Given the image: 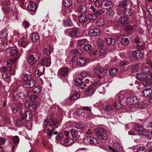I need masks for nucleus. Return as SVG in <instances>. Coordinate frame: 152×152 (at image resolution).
I'll return each mask as SVG.
<instances>
[{
  "label": "nucleus",
  "instance_id": "obj_40",
  "mask_svg": "<svg viewBox=\"0 0 152 152\" xmlns=\"http://www.w3.org/2000/svg\"><path fill=\"white\" fill-rule=\"evenodd\" d=\"M103 72V69L100 66H97L94 69V72L96 74H99L102 73Z\"/></svg>",
  "mask_w": 152,
  "mask_h": 152
},
{
  "label": "nucleus",
  "instance_id": "obj_53",
  "mask_svg": "<svg viewBox=\"0 0 152 152\" xmlns=\"http://www.w3.org/2000/svg\"><path fill=\"white\" fill-rule=\"evenodd\" d=\"M23 121L20 119H18L16 121V125L18 127H21L23 125Z\"/></svg>",
  "mask_w": 152,
  "mask_h": 152
},
{
  "label": "nucleus",
  "instance_id": "obj_19",
  "mask_svg": "<svg viewBox=\"0 0 152 152\" xmlns=\"http://www.w3.org/2000/svg\"><path fill=\"white\" fill-rule=\"evenodd\" d=\"M142 83L143 86L145 87H148L149 88L152 87V83L150 79L146 78Z\"/></svg>",
  "mask_w": 152,
  "mask_h": 152
},
{
  "label": "nucleus",
  "instance_id": "obj_60",
  "mask_svg": "<svg viewBox=\"0 0 152 152\" xmlns=\"http://www.w3.org/2000/svg\"><path fill=\"white\" fill-rule=\"evenodd\" d=\"M64 24L68 26H71L72 25V21L69 19H67L64 21Z\"/></svg>",
  "mask_w": 152,
  "mask_h": 152
},
{
  "label": "nucleus",
  "instance_id": "obj_36",
  "mask_svg": "<svg viewBox=\"0 0 152 152\" xmlns=\"http://www.w3.org/2000/svg\"><path fill=\"white\" fill-rule=\"evenodd\" d=\"M19 141V137L18 136H15L12 137L10 143V144H13L14 143L15 144H17L18 143Z\"/></svg>",
  "mask_w": 152,
  "mask_h": 152
},
{
  "label": "nucleus",
  "instance_id": "obj_57",
  "mask_svg": "<svg viewBox=\"0 0 152 152\" xmlns=\"http://www.w3.org/2000/svg\"><path fill=\"white\" fill-rule=\"evenodd\" d=\"M77 114L79 116H84L85 114L82 110H81L80 109H78L76 111Z\"/></svg>",
  "mask_w": 152,
  "mask_h": 152
},
{
  "label": "nucleus",
  "instance_id": "obj_10",
  "mask_svg": "<svg viewBox=\"0 0 152 152\" xmlns=\"http://www.w3.org/2000/svg\"><path fill=\"white\" fill-rule=\"evenodd\" d=\"M51 60L50 59L46 58H44L42 59L40 64H38V66H40V65L44 66L46 67H49L51 64Z\"/></svg>",
  "mask_w": 152,
  "mask_h": 152
},
{
  "label": "nucleus",
  "instance_id": "obj_22",
  "mask_svg": "<svg viewBox=\"0 0 152 152\" xmlns=\"http://www.w3.org/2000/svg\"><path fill=\"white\" fill-rule=\"evenodd\" d=\"M96 26L99 27L104 26L105 24L104 19L101 18H99L96 22Z\"/></svg>",
  "mask_w": 152,
  "mask_h": 152
},
{
  "label": "nucleus",
  "instance_id": "obj_54",
  "mask_svg": "<svg viewBox=\"0 0 152 152\" xmlns=\"http://www.w3.org/2000/svg\"><path fill=\"white\" fill-rule=\"evenodd\" d=\"M145 148L143 146L137 147L136 151V152H145Z\"/></svg>",
  "mask_w": 152,
  "mask_h": 152
},
{
  "label": "nucleus",
  "instance_id": "obj_25",
  "mask_svg": "<svg viewBox=\"0 0 152 152\" xmlns=\"http://www.w3.org/2000/svg\"><path fill=\"white\" fill-rule=\"evenodd\" d=\"M26 105L27 107H28L29 110L31 111H34L36 109V103H35L32 102L30 103H26Z\"/></svg>",
  "mask_w": 152,
  "mask_h": 152
},
{
  "label": "nucleus",
  "instance_id": "obj_49",
  "mask_svg": "<svg viewBox=\"0 0 152 152\" xmlns=\"http://www.w3.org/2000/svg\"><path fill=\"white\" fill-rule=\"evenodd\" d=\"M79 94L78 93H76L71 96L70 97V99L72 101H75L79 98Z\"/></svg>",
  "mask_w": 152,
  "mask_h": 152
},
{
  "label": "nucleus",
  "instance_id": "obj_37",
  "mask_svg": "<svg viewBox=\"0 0 152 152\" xmlns=\"http://www.w3.org/2000/svg\"><path fill=\"white\" fill-rule=\"evenodd\" d=\"M59 72L61 75L65 76L67 75L68 71L67 68H64L59 70Z\"/></svg>",
  "mask_w": 152,
  "mask_h": 152
},
{
  "label": "nucleus",
  "instance_id": "obj_8",
  "mask_svg": "<svg viewBox=\"0 0 152 152\" xmlns=\"http://www.w3.org/2000/svg\"><path fill=\"white\" fill-rule=\"evenodd\" d=\"M20 114L23 119H25L27 121H31L32 117L31 113L29 111H26L23 113V112L21 111L20 112Z\"/></svg>",
  "mask_w": 152,
  "mask_h": 152
},
{
  "label": "nucleus",
  "instance_id": "obj_38",
  "mask_svg": "<svg viewBox=\"0 0 152 152\" xmlns=\"http://www.w3.org/2000/svg\"><path fill=\"white\" fill-rule=\"evenodd\" d=\"M106 42L108 44L113 45L115 44V40L114 39L108 38L106 39Z\"/></svg>",
  "mask_w": 152,
  "mask_h": 152
},
{
  "label": "nucleus",
  "instance_id": "obj_26",
  "mask_svg": "<svg viewBox=\"0 0 152 152\" xmlns=\"http://www.w3.org/2000/svg\"><path fill=\"white\" fill-rule=\"evenodd\" d=\"M74 140L70 138H68L65 139L64 145L65 146H69L73 143Z\"/></svg>",
  "mask_w": 152,
  "mask_h": 152
},
{
  "label": "nucleus",
  "instance_id": "obj_61",
  "mask_svg": "<svg viewBox=\"0 0 152 152\" xmlns=\"http://www.w3.org/2000/svg\"><path fill=\"white\" fill-rule=\"evenodd\" d=\"M63 135L61 133H60L57 135L56 137V139L58 141H61L63 139Z\"/></svg>",
  "mask_w": 152,
  "mask_h": 152
},
{
  "label": "nucleus",
  "instance_id": "obj_58",
  "mask_svg": "<svg viewBox=\"0 0 152 152\" xmlns=\"http://www.w3.org/2000/svg\"><path fill=\"white\" fill-rule=\"evenodd\" d=\"M2 76L4 79L8 78L10 76V74L9 72V71H8L7 72H4L2 73Z\"/></svg>",
  "mask_w": 152,
  "mask_h": 152
},
{
  "label": "nucleus",
  "instance_id": "obj_1",
  "mask_svg": "<svg viewBox=\"0 0 152 152\" xmlns=\"http://www.w3.org/2000/svg\"><path fill=\"white\" fill-rule=\"evenodd\" d=\"M58 123V120L55 118L50 117L47 122L46 120H45L43 122V125L44 129H45V132L48 138L50 139L52 136L54 135L58 134L57 131H55V129L53 128L51 129H50L48 127L49 126L48 125V123L49 124L50 126H55L57 125Z\"/></svg>",
  "mask_w": 152,
  "mask_h": 152
},
{
  "label": "nucleus",
  "instance_id": "obj_31",
  "mask_svg": "<svg viewBox=\"0 0 152 152\" xmlns=\"http://www.w3.org/2000/svg\"><path fill=\"white\" fill-rule=\"evenodd\" d=\"M52 51L53 49L51 47L47 46L44 48V52L47 56H49L52 53Z\"/></svg>",
  "mask_w": 152,
  "mask_h": 152
},
{
  "label": "nucleus",
  "instance_id": "obj_39",
  "mask_svg": "<svg viewBox=\"0 0 152 152\" xmlns=\"http://www.w3.org/2000/svg\"><path fill=\"white\" fill-rule=\"evenodd\" d=\"M119 69H118L113 68L109 71V74L111 76L114 75H116Z\"/></svg>",
  "mask_w": 152,
  "mask_h": 152
},
{
  "label": "nucleus",
  "instance_id": "obj_41",
  "mask_svg": "<svg viewBox=\"0 0 152 152\" xmlns=\"http://www.w3.org/2000/svg\"><path fill=\"white\" fill-rule=\"evenodd\" d=\"M129 42V39L126 38H123L121 40V43L122 45L124 46L127 45Z\"/></svg>",
  "mask_w": 152,
  "mask_h": 152
},
{
  "label": "nucleus",
  "instance_id": "obj_14",
  "mask_svg": "<svg viewBox=\"0 0 152 152\" xmlns=\"http://www.w3.org/2000/svg\"><path fill=\"white\" fill-rule=\"evenodd\" d=\"M86 140L90 144H96L99 142L97 139L93 137L87 136Z\"/></svg>",
  "mask_w": 152,
  "mask_h": 152
},
{
  "label": "nucleus",
  "instance_id": "obj_56",
  "mask_svg": "<svg viewBox=\"0 0 152 152\" xmlns=\"http://www.w3.org/2000/svg\"><path fill=\"white\" fill-rule=\"evenodd\" d=\"M97 43L99 46L101 47H102L104 45V42L103 39H98Z\"/></svg>",
  "mask_w": 152,
  "mask_h": 152
},
{
  "label": "nucleus",
  "instance_id": "obj_35",
  "mask_svg": "<svg viewBox=\"0 0 152 152\" xmlns=\"http://www.w3.org/2000/svg\"><path fill=\"white\" fill-rule=\"evenodd\" d=\"M113 108L110 104H106L104 107V110L105 111L109 112L112 110Z\"/></svg>",
  "mask_w": 152,
  "mask_h": 152
},
{
  "label": "nucleus",
  "instance_id": "obj_15",
  "mask_svg": "<svg viewBox=\"0 0 152 152\" xmlns=\"http://www.w3.org/2000/svg\"><path fill=\"white\" fill-rule=\"evenodd\" d=\"M38 67H39L38 69L35 73V75L37 77H38L42 75L44 71V67L43 65L38 66Z\"/></svg>",
  "mask_w": 152,
  "mask_h": 152
},
{
  "label": "nucleus",
  "instance_id": "obj_21",
  "mask_svg": "<svg viewBox=\"0 0 152 152\" xmlns=\"http://www.w3.org/2000/svg\"><path fill=\"white\" fill-rule=\"evenodd\" d=\"M28 61L29 63L31 65H33L36 63L37 60L34 56L33 55H30L28 57Z\"/></svg>",
  "mask_w": 152,
  "mask_h": 152
},
{
  "label": "nucleus",
  "instance_id": "obj_20",
  "mask_svg": "<svg viewBox=\"0 0 152 152\" xmlns=\"http://www.w3.org/2000/svg\"><path fill=\"white\" fill-rule=\"evenodd\" d=\"M26 37L24 36H22L20 39L18 41V45L20 46H22L23 47H26L27 44L26 42Z\"/></svg>",
  "mask_w": 152,
  "mask_h": 152
},
{
  "label": "nucleus",
  "instance_id": "obj_5",
  "mask_svg": "<svg viewBox=\"0 0 152 152\" xmlns=\"http://www.w3.org/2000/svg\"><path fill=\"white\" fill-rule=\"evenodd\" d=\"M108 148L110 152H119L122 150V146L120 143L115 142L113 144V148L108 146Z\"/></svg>",
  "mask_w": 152,
  "mask_h": 152
},
{
  "label": "nucleus",
  "instance_id": "obj_43",
  "mask_svg": "<svg viewBox=\"0 0 152 152\" xmlns=\"http://www.w3.org/2000/svg\"><path fill=\"white\" fill-rule=\"evenodd\" d=\"M36 5L35 4H30L28 6L27 9L31 11H34L36 9Z\"/></svg>",
  "mask_w": 152,
  "mask_h": 152
},
{
  "label": "nucleus",
  "instance_id": "obj_11",
  "mask_svg": "<svg viewBox=\"0 0 152 152\" xmlns=\"http://www.w3.org/2000/svg\"><path fill=\"white\" fill-rule=\"evenodd\" d=\"M9 4L10 3L8 0L4 1L3 5L4 7H3L2 8L3 11L4 12L7 13L12 10L11 6H9Z\"/></svg>",
  "mask_w": 152,
  "mask_h": 152
},
{
  "label": "nucleus",
  "instance_id": "obj_33",
  "mask_svg": "<svg viewBox=\"0 0 152 152\" xmlns=\"http://www.w3.org/2000/svg\"><path fill=\"white\" fill-rule=\"evenodd\" d=\"M114 11L111 9L110 8L107 11L106 16L108 18H111L114 15Z\"/></svg>",
  "mask_w": 152,
  "mask_h": 152
},
{
  "label": "nucleus",
  "instance_id": "obj_45",
  "mask_svg": "<svg viewBox=\"0 0 152 152\" xmlns=\"http://www.w3.org/2000/svg\"><path fill=\"white\" fill-rule=\"evenodd\" d=\"M87 20L86 16L85 15H80L79 18V20L81 23H84L86 22Z\"/></svg>",
  "mask_w": 152,
  "mask_h": 152
},
{
  "label": "nucleus",
  "instance_id": "obj_3",
  "mask_svg": "<svg viewBox=\"0 0 152 152\" xmlns=\"http://www.w3.org/2000/svg\"><path fill=\"white\" fill-rule=\"evenodd\" d=\"M96 136L101 140H106L107 137V133L106 130L101 128H97L95 130Z\"/></svg>",
  "mask_w": 152,
  "mask_h": 152
},
{
  "label": "nucleus",
  "instance_id": "obj_63",
  "mask_svg": "<svg viewBox=\"0 0 152 152\" xmlns=\"http://www.w3.org/2000/svg\"><path fill=\"white\" fill-rule=\"evenodd\" d=\"M105 12V11L101 9H99L96 11L95 14L96 15H101Z\"/></svg>",
  "mask_w": 152,
  "mask_h": 152
},
{
  "label": "nucleus",
  "instance_id": "obj_34",
  "mask_svg": "<svg viewBox=\"0 0 152 152\" xmlns=\"http://www.w3.org/2000/svg\"><path fill=\"white\" fill-rule=\"evenodd\" d=\"M86 10V8L84 5H81L78 7L77 11L81 14L84 13Z\"/></svg>",
  "mask_w": 152,
  "mask_h": 152
},
{
  "label": "nucleus",
  "instance_id": "obj_59",
  "mask_svg": "<svg viewBox=\"0 0 152 152\" xmlns=\"http://www.w3.org/2000/svg\"><path fill=\"white\" fill-rule=\"evenodd\" d=\"M87 41V40L86 39L80 40L78 41L77 44L78 45L81 46L86 43Z\"/></svg>",
  "mask_w": 152,
  "mask_h": 152
},
{
  "label": "nucleus",
  "instance_id": "obj_30",
  "mask_svg": "<svg viewBox=\"0 0 152 152\" xmlns=\"http://www.w3.org/2000/svg\"><path fill=\"white\" fill-rule=\"evenodd\" d=\"M94 92V90L92 86H89L85 91L86 94L88 95H91L93 94Z\"/></svg>",
  "mask_w": 152,
  "mask_h": 152
},
{
  "label": "nucleus",
  "instance_id": "obj_27",
  "mask_svg": "<svg viewBox=\"0 0 152 152\" xmlns=\"http://www.w3.org/2000/svg\"><path fill=\"white\" fill-rule=\"evenodd\" d=\"M77 63L78 65L83 66L86 63V59L83 57L77 59Z\"/></svg>",
  "mask_w": 152,
  "mask_h": 152
},
{
  "label": "nucleus",
  "instance_id": "obj_23",
  "mask_svg": "<svg viewBox=\"0 0 152 152\" xmlns=\"http://www.w3.org/2000/svg\"><path fill=\"white\" fill-rule=\"evenodd\" d=\"M142 66V64L140 63L133 65L131 66V70L135 72H138L140 70Z\"/></svg>",
  "mask_w": 152,
  "mask_h": 152
},
{
  "label": "nucleus",
  "instance_id": "obj_28",
  "mask_svg": "<svg viewBox=\"0 0 152 152\" xmlns=\"http://www.w3.org/2000/svg\"><path fill=\"white\" fill-rule=\"evenodd\" d=\"M124 16L129 17L131 16L133 13V11L130 9L125 8L124 9Z\"/></svg>",
  "mask_w": 152,
  "mask_h": 152
},
{
  "label": "nucleus",
  "instance_id": "obj_2",
  "mask_svg": "<svg viewBox=\"0 0 152 152\" xmlns=\"http://www.w3.org/2000/svg\"><path fill=\"white\" fill-rule=\"evenodd\" d=\"M22 79L25 81L23 86L25 88L32 87L35 84V81L32 79L31 75H24Z\"/></svg>",
  "mask_w": 152,
  "mask_h": 152
},
{
  "label": "nucleus",
  "instance_id": "obj_24",
  "mask_svg": "<svg viewBox=\"0 0 152 152\" xmlns=\"http://www.w3.org/2000/svg\"><path fill=\"white\" fill-rule=\"evenodd\" d=\"M137 104V105L135 107V109H137V108L139 109H144L146 108L148 106L147 104L146 103L142 102L140 103H139V102H138Z\"/></svg>",
  "mask_w": 152,
  "mask_h": 152
},
{
  "label": "nucleus",
  "instance_id": "obj_9",
  "mask_svg": "<svg viewBox=\"0 0 152 152\" xmlns=\"http://www.w3.org/2000/svg\"><path fill=\"white\" fill-rule=\"evenodd\" d=\"M75 83L76 85L79 87V88L82 90L85 87V83L82 81L81 78H77L75 80Z\"/></svg>",
  "mask_w": 152,
  "mask_h": 152
},
{
  "label": "nucleus",
  "instance_id": "obj_18",
  "mask_svg": "<svg viewBox=\"0 0 152 152\" xmlns=\"http://www.w3.org/2000/svg\"><path fill=\"white\" fill-rule=\"evenodd\" d=\"M133 55L135 58L139 59H141L143 56V53L140 51L135 50L133 52Z\"/></svg>",
  "mask_w": 152,
  "mask_h": 152
},
{
  "label": "nucleus",
  "instance_id": "obj_13",
  "mask_svg": "<svg viewBox=\"0 0 152 152\" xmlns=\"http://www.w3.org/2000/svg\"><path fill=\"white\" fill-rule=\"evenodd\" d=\"M129 20L126 18L123 17L120 18L118 20V24L121 26H126L128 24Z\"/></svg>",
  "mask_w": 152,
  "mask_h": 152
},
{
  "label": "nucleus",
  "instance_id": "obj_29",
  "mask_svg": "<svg viewBox=\"0 0 152 152\" xmlns=\"http://www.w3.org/2000/svg\"><path fill=\"white\" fill-rule=\"evenodd\" d=\"M142 94L145 97L148 96L152 94V91L150 89H145L142 91Z\"/></svg>",
  "mask_w": 152,
  "mask_h": 152
},
{
  "label": "nucleus",
  "instance_id": "obj_16",
  "mask_svg": "<svg viewBox=\"0 0 152 152\" xmlns=\"http://www.w3.org/2000/svg\"><path fill=\"white\" fill-rule=\"evenodd\" d=\"M90 36H96L100 34V30L97 28H94L90 30L88 32Z\"/></svg>",
  "mask_w": 152,
  "mask_h": 152
},
{
  "label": "nucleus",
  "instance_id": "obj_64",
  "mask_svg": "<svg viewBox=\"0 0 152 152\" xmlns=\"http://www.w3.org/2000/svg\"><path fill=\"white\" fill-rule=\"evenodd\" d=\"M90 75V73L87 71L83 72L81 73V77L83 78L89 76Z\"/></svg>",
  "mask_w": 152,
  "mask_h": 152
},
{
  "label": "nucleus",
  "instance_id": "obj_32",
  "mask_svg": "<svg viewBox=\"0 0 152 152\" xmlns=\"http://www.w3.org/2000/svg\"><path fill=\"white\" fill-rule=\"evenodd\" d=\"M79 35V33L77 29H75L72 30L70 34V36L71 37H78Z\"/></svg>",
  "mask_w": 152,
  "mask_h": 152
},
{
  "label": "nucleus",
  "instance_id": "obj_12",
  "mask_svg": "<svg viewBox=\"0 0 152 152\" xmlns=\"http://www.w3.org/2000/svg\"><path fill=\"white\" fill-rule=\"evenodd\" d=\"M70 133L72 137L73 138L77 139L78 140L80 139V134L77 130L72 129L71 130Z\"/></svg>",
  "mask_w": 152,
  "mask_h": 152
},
{
  "label": "nucleus",
  "instance_id": "obj_52",
  "mask_svg": "<svg viewBox=\"0 0 152 152\" xmlns=\"http://www.w3.org/2000/svg\"><path fill=\"white\" fill-rule=\"evenodd\" d=\"M88 17L90 20L94 21L97 18V16L95 14H90L88 15Z\"/></svg>",
  "mask_w": 152,
  "mask_h": 152
},
{
  "label": "nucleus",
  "instance_id": "obj_50",
  "mask_svg": "<svg viewBox=\"0 0 152 152\" xmlns=\"http://www.w3.org/2000/svg\"><path fill=\"white\" fill-rule=\"evenodd\" d=\"M92 47L90 44H87L83 46V49L85 50L88 51L92 49Z\"/></svg>",
  "mask_w": 152,
  "mask_h": 152
},
{
  "label": "nucleus",
  "instance_id": "obj_55",
  "mask_svg": "<svg viewBox=\"0 0 152 152\" xmlns=\"http://www.w3.org/2000/svg\"><path fill=\"white\" fill-rule=\"evenodd\" d=\"M113 107L115 109H119L122 107L121 105L119 103L115 102L113 104Z\"/></svg>",
  "mask_w": 152,
  "mask_h": 152
},
{
  "label": "nucleus",
  "instance_id": "obj_17",
  "mask_svg": "<svg viewBox=\"0 0 152 152\" xmlns=\"http://www.w3.org/2000/svg\"><path fill=\"white\" fill-rule=\"evenodd\" d=\"M136 78L139 80L143 81L146 78L147 75L146 74L143 72L137 73L136 75Z\"/></svg>",
  "mask_w": 152,
  "mask_h": 152
},
{
  "label": "nucleus",
  "instance_id": "obj_51",
  "mask_svg": "<svg viewBox=\"0 0 152 152\" xmlns=\"http://www.w3.org/2000/svg\"><path fill=\"white\" fill-rule=\"evenodd\" d=\"M127 5V1L126 0H122L121 1L119 4L120 7H124Z\"/></svg>",
  "mask_w": 152,
  "mask_h": 152
},
{
  "label": "nucleus",
  "instance_id": "obj_42",
  "mask_svg": "<svg viewBox=\"0 0 152 152\" xmlns=\"http://www.w3.org/2000/svg\"><path fill=\"white\" fill-rule=\"evenodd\" d=\"M84 132L85 135L86 136L92 135L93 133L92 130L90 128H86L85 129Z\"/></svg>",
  "mask_w": 152,
  "mask_h": 152
},
{
  "label": "nucleus",
  "instance_id": "obj_44",
  "mask_svg": "<svg viewBox=\"0 0 152 152\" xmlns=\"http://www.w3.org/2000/svg\"><path fill=\"white\" fill-rule=\"evenodd\" d=\"M63 4L65 7H67L72 5V2L71 0H64Z\"/></svg>",
  "mask_w": 152,
  "mask_h": 152
},
{
  "label": "nucleus",
  "instance_id": "obj_6",
  "mask_svg": "<svg viewBox=\"0 0 152 152\" xmlns=\"http://www.w3.org/2000/svg\"><path fill=\"white\" fill-rule=\"evenodd\" d=\"M139 100L135 96H131L127 98L126 103L128 105H131L132 108H134L137 105Z\"/></svg>",
  "mask_w": 152,
  "mask_h": 152
},
{
  "label": "nucleus",
  "instance_id": "obj_4",
  "mask_svg": "<svg viewBox=\"0 0 152 152\" xmlns=\"http://www.w3.org/2000/svg\"><path fill=\"white\" fill-rule=\"evenodd\" d=\"M134 130L143 136L148 135L149 133V132L147 130L145 129L141 125H135L134 127Z\"/></svg>",
  "mask_w": 152,
  "mask_h": 152
},
{
  "label": "nucleus",
  "instance_id": "obj_48",
  "mask_svg": "<svg viewBox=\"0 0 152 152\" xmlns=\"http://www.w3.org/2000/svg\"><path fill=\"white\" fill-rule=\"evenodd\" d=\"M39 38L38 35L37 34H34L31 37V40L33 42H36Z\"/></svg>",
  "mask_w": 152,
  "mask_h": 152
},
{
  "label": "nucleus",
  "instance_id": "obj_7",
  "mask_svg": "<svg viewBox=\"0 0 152 152\" xmlns=\"http://www.w3.org/2000/svg\"><path fill=\"white\" fill-rule=\"evenodd\" d=\"M100 6L99 7H101L102 9L107 10L110 8V6H113V4L110 1H101L100 3Z\"/></svg>",
  "mask_w": 152,
  "mask_h": 152
},
{
  "label": "nucleus",
  "instance_id": "obj_62",
  "mask_svg": "<svg viewBox=\"0 0 152 152\" xmlns=\"http://www.w3.org/2000/svg\"><path fill=\"white\" fill-rule=\"evenodd\" d=\"M75 128L78 129L82 130L83 129L84 127L82 124L78 123H77L75 125Z\"/></svg>",
  "mask_w": 152,
  "mask_h": 152
},
{
  "label": "nucleus",
  "instance_id": "obj_47",
  "mask_svg": "<svg viewBox=\"0 0 152 152\" xmlns=\"http://www.w3.org/2000/svg\"><path fill=\"white\" fill-rule=\"evenodd\" d=\"M41 90L42 88L39 86L35 87L33 89V92L37 94L40 93Z\"/></svg>",
  "mask_w": 152,
  "mask_h": 152
},
{
  "label": "nucleus",
  "instance_id": "obj_46",
  "mask_svg": "<svg viewBox=\"0 0 152 152\" xmlns=\"http://www.w3.org/2000/svg\"><path fill=\"white\" fill-rule=\"evenodd\" d=\"M7 36V31L6 30H3L0 32V37L3 38L6 37Z\"/></svg>",
  "mask_w": 152,
  "mask_h": 152
}]
</instances>
